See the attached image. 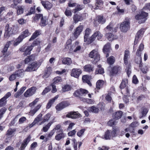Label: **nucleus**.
I'll return each mask as SVG.
<instances>
[{
  "mask_svg": "<svg viewBox=\"0 0 150 150\" xmlns=\"http://www.w3.org/2000/svg\"><path fill=\"white\" fill-rule=\"evenodd\" d=\"M52 71L51 67H47L45 70V73L46 75H49Z\"/></svg>",
  "mask_w": 150,
  "mask_h": 150,
  "instance_id": "nucleus-57",
  "label": "nucleus"
},
{
  "mask_svg": "<svg viewBox=\"0 0 150 150\" xmlns=\"http://www.w3.org/2000/svg\"><path fill=\"white\" fill-rule=\"evenodd\" d=\"M110 49V44L109 43L106 44L104 47L103 49V52L104 53L108 52Z\"/></svg>",
  "mask_w": 150,
  "mask_h": 150,
  "instance_id": "nucleus-38",
  "label": "nucleus"
},
{
  "mask_svg": "<svg viewBox=\"0 0 150 150\" xmlns=\"http://www.w3.org/2000/svg\"><path fill=\"white\" fill-rule=\"evenodd\" d=\"M33 48V46L30 45L28 46L26 48V49L25 52L24 53V55H27L30 54V52Z\"/></svg>",
  "mask_w": 150,
  "mask_h": 150,
  "instance_id": "nucleus-43",
  "label": "nucleus"
},
{
  "mask_svg": "<svg viewBox=\"0 0 150 150\" xmlns=\"http://www.w3.org/2000/svg\"><path fill=\"white\" fill-rule=\"evenodd\" d=\"M91 79V77L87 75H84L82 78L83 82L87 83L90 86L91 85V84L90 81Z\"/></svg>",
  "mask_w": 150,
  "mask_h": 150,
  "instance_id": "nucleus-23",
  "label": "nucleus"
},
{
  "mask_svg": "<svg viewBox=\"0 0 150 150\" xmlns=\"http://www.w3.org/2000/svg\"><path fill=\"white\" fill-rule=\"evenodd\" d=\"M51 116V115L49 113H47L44 115L42 118V121L40 125L43 124L45 122H48L50 120Z\"/></svg>",
  "mask_w": 150,
  "mask_h": 150,
  "instance_id": "nucleus-28",
  "label": "nucleus"
},
{
  "mask_svg": "<svg viewBox=\"0 0 150 150\" xmlns=\"http://www.w3.org/2000/svg\"><path fill=\"white\" fill-rule=\"evenodd\" d=\"M127 83V80L125 79L122 81L120 86L121 89H123L126 86Z\"/></svg>",
  "mask_w": 150,
  "mask_h": 150,
  "instance_id": "nucleus-45",
  "label": "nucleus"
},
{
  "mask_svg": "<svg viewBox=\"0 0 150 150\" xmlns=\"http://www.w3.org/2000/svg\"><path fill=\"white\" fill-rule=\"evenodd\" d=\"M24 7L23 6H18L17 8V14H21L23 13Z\"/></svg>",
  "mask_w": 150,
  "mask_h": 150,
  "instance_id": "nucleus-36",
  "label": "nucleus"
},
{
  "mask_svg": "<svg viewBox=\"0 0 150 150\" xmlns=\"http://www.w3.org/2000/svg\"><path fill=\"white\" fill-rule=\"evenodd\" d=\"M81 73V70L80 69H72L71 73V76H73L75 78H78Z\"/></svg>",
  "mask_w": 150,
  "mask_h": 150,
  "instance_id": "nucleus-14",
  "label": "nucleus"
},
{
  "mask_svg": "<svg viewBox=\"0 0 150 150\" xmlns=\"http://www.w3.org/2000/svg\"><path fill=\"white\" fill-rule=\"evenodd\" d=\"M129 52L128 50H125L124 57L125 64L127 65L128 63V59L129 56Z\"/></svg>",
  "mask_w": 150,
  "mask_h": 150,
  "instance_id": "nucleus-30",
  "label": "nucleus"
},
{
  "mask_svg": "<svg viewBox=\"0 0 150 150\" xmlns=\"http://www.w3.org/2000/svg\"><path fill=\"white\" fill-rule=\"evenodd\" d=\"M120 67H114L110 72V74L112 76H113L114 74H116L117 73L118 71L120 70Z\"/></svg>",
  "mask_w": 150,
  "mask_h": 150,
  "instance_id": "nucleus-29",
  "label": "nucleus"
},
{
  "mask_svg": "<svg viewBox=\"0 0 150 150\" xmlns=\"http://www.w3.org/2000/svg\"><path fill=\"white\" fill-rule=\"evenodd\" d=\"M104 73V71L103 68L96 69L95 71L96 74H102Z\"/></svg>",
  "mask_w": 150,
  "mask_h": 150,
  "instance_id": "nucleus-56",
  "label": "nucleus"
},
{
  "mask_svg": "<svg viewBox=\"0 0 150 150\" xmlns=\"http://www.w3.org/2000/svg\"><path fill=\"white\" fill-rule=\"evenodd\" d=\"M41 106V105L39 104L35 107H33V106L31 107V109L30 112V114L32 115H34Z\"/></svg>",
  "mask_w": 150,
  "mask_h": 150,
  "instance_id": "nucleus-20",
  "label": "nucleus"
},
{
  "mask_svg": "<svg viewBox=\"0 0 150 150\" xmlns=\"http://www.w3.org/2000/svg\"><path fill=\"white\" fill-rule=\"evenodd\" d=\"M115 61V57L111 56L108 58L107 59V62L110 65H112L113 64Z\"/></svg>",
  "mask_w": 150,
  "mask_h": 150,
  "instance_id": "nucleus-41",
  "label": "nucleus"
},
{
  "mask_svg": "<svg viewBox=\"0 0 150 150\" xmlns=\"http://www.w3.org/2000/svg\"><path fill=\"white\" fill-rule=\"evenodd\" d=\"M47 24V21L46 17H43V16L41 19L40 25L41 26H45Z\"/></svg>",
  "mask_w": 150,
  "mask_h": 150,
  "instance_id": "nucleus-31",
  "label": "nucleus"
},
{
  "mask_svg": "<svg viewBox=\"0 0 150 150\" xmlns=\"http://www.w3.org/2000/svg\"><path fill=\"white\" fill-rule=\"evenodd\" d=\"M106 36L108 40L110 41H112L117 38V36L113 35L110 33H106Z\"/></svg>",
  "mask_w": 150,
  "mask_h": 150,
  "instance_id": "nucleus-27",
  "label": "nucleus"
},
{
  "mask_svg": "<svg viewBox=\"0 0 150 150\" xmlns=\"http://www.w3.org/2000/svg\"><path fill=\"white\" fill-rule=\"evenodd\" d=\"M31 137L30 135L26 139L23 141V142L22 144L20 149L21 150H23L27 146L30 140Z\"/></svg>",
  "mask_w": 150,
  "mask_h": 150,
  "instance_id": "nucleus-17",
  "label": "nucleus"
},
{
  "mask_svg": "<svg viewBox=\"0 0 150 150\" xmlns=\"http://www.w3.org/2000/svg\"><path fill=\"white\" fill-rule=\"evenodd\" d=\"M41 4L44 8L47 9H50L52 6V4L48 1H42Z\"/></svg>",
  "mask_w": 150,
  "mask_h": 150,
  "instance_id": "nucleus-21",
  "label": "nucleus"
},
{
  "mask_svg": "<svg viewBox=\"0 0 150 150\" xmlns=\"http://www.w3.org/2000/svg\"><path fill=\"white\" fill-rule=\"evenodd\" d=\"M59 96L58 95H56L54 98L50 100L47 105L46 106L47 108L49 109L51 106L52 105L54 102L55 100L58 98Z\"/></svg>",
  "mask_w": 150,
  "mask_h": 150,
  "instance_id": "nucleus-24",
  "label": "nucleus"
},
{
  "mask_svg": "<svg viewBox=\"0 0 150 150\" xmlns=\"http://www.w3.org/2000/svg\"><path fill=\"white\" fill-rule=\"evenodd\" d=\"M148 112V110L146 108H144L142 112V115L139 116L140 118H141L143 117L146 116Z\"/></svg>",
  "mask_w": 150,
  "mask_h": 150,
  "instance_id": "nucleus-58",
  "label": "nucleus"
},
{
  "mask_svg": "<svg viewBox=\"0 0 150 150\" xmlns=\"http://www.w3.org/2000/svg\"><path fill=\"white\" fill-rule=\"evenodd\" d=\"M71 89L70 86L69 85H66L63 88V91L64 92L70 90Z\"/></svg>",
  "mask_w": 150,
  "mask_h": 150,
  "instance_id": "nucleus-63",
  "label": "nucleus"
},
{
  "mask_svg": "<svg viewBox=\"0 0 150 150\" xmlns=\"http://www.w3.org/2000/svg\"><path fill=\"white\" fill-rule=\"evenodd\" d=\"M144 48V45L142 43L141 44L136 53V55L138 57H139V61H136V63L137 64L140 63L142 62V58L141 57V52L143 50Z\"/></svg>",
  "mask_w": 150,
  "mask_h": 150,
  "instance_id": "nucleus-10",
  "label": "nucleus"
},
{
  "mask_svg": "<svg viewBox=\"0 0 150 150\" xmlns=\"http://www.w3.org/2000/svg\"><path fill=\"white\" fill-rule=\"evenodd\" d=\"M62 62L63 64L67 65H70L72 62L71 59L69 57L64 58L62 59Z\"/></svg>",
  "mask_w": 150,
  "mask_h": 150,
  "instance_id": "nucleus-34",
  "label": "nucleus"
},
{
  "mask_svg": "<svg viewBox=\"0 0 150 150\" xmlns=\"http://www.w3.org/2000/svg\"><path fill=\"white\" fill-rule=\"evenodd\" d=\"M39 98H36L34 101L29 104V106L32 107L35 105L38 101Z\"/></svg>",
  "mask_w": 150,
  "mask_h": 150,
  "instance_id": "nucleus-62",
  "label": "nucleus"
},
{
  "mask_svg": "<svg viewBox=\"0 0 150 150\" xmlns=\"http://www.w3.org/2000/svg\"><path fill=\"white\" fill-rule=\"evenodd\" d=\"M144 33V29H141L137 33L135 39L134 45H136L138 42L139 39L143 35Z\"/></svg>",
  "mask_w": 150,
  "mask_h": 150,
  "instance_id": "nucleus-15",
  "label": "nucleus"
},
{
  "mask_svg": "<svg viewBox=\"0 0 150 150\" xmlns=\"http://www.w3.org/2000/svg\"><path fill=\"white\" fill-rule=\"evenodd\" d=\"M42 114H39L38 115L37 117L35 119L34 122L31 124V127L33 126L35 124L38 123L40 121L42 120Z\"/></svg>",
  "mask_w": 150,
  "mask_h": 150,
  "instance_id": "nucleus-26",
  "label": "nucleus"
},
{
  "mask_svg": "<svg viewBox=\"0 0 150 150\" xmlns=\"http://www.w3.org/2000/svg\"><path fill=\"white\" fill-rule=\"evenodd\" d=\"M106 28L108 30V31L116 32L117 30V28H113V26L111 23L108 25Z\"/></svg>",
  "mask_w": 150,
  "mask_h": 150,
  "instance_id": "nucleus-37",
  "label": "nucleus"
},
{
  "mask_svg": "<svg viewBox=\"0 0 150 150\" xmlns=\"http://www.w3.org/2000/svg\"><path fill=\"white\" fill-rule=\"evenodd\" d=\"M86 130L84 129H83L78 131L77 133V135L79 137H81L84 134V132Z\"/></svg>",
  "mask_w": 150,
  "mask_h": 150,
  "instance_id": "nucleus-50",
  "label": "nucleus"
},
{
  "mask_svg": "<svg viewBox=\"0 0 150 150\" xmlns=\"http://www.w3.org/2000/svg\"><path fill=\"white\" fill-rule=\"evenodd\" d=\"M69 103L67 102H62L58 104L56 106V109L59 111L69 105Z\"/></svg>",
  "mask_w": 150,
  "mask_h": 150,
  "instance_id": "nucleus-13",
  "label": "nucleus"
},
{
  "mask_svg": "<svg viewBox=\"0 0 150 150\" xmlns=\"http://www.w3.org/2000/svg\"><path fill=\"white\" fill-rule=\"evenodd\" d=\"M148 16V13L142 11L141 13L137 15L135 17V19L138 20V23H144L146 20V17Z\"/></svg>",
  "mask_w": 150,
  "mask_h": 150,
  "instance_id": "nucleus-4",
  "label": "nucleus"
},
{
  "mask_svg": "<svg viewBox=\"0 0 150 150\" xmlns=\"http://www.w3.org/2000/svg\"><path fill=\"white\" fill-rule=\"evenodd\" d=\"M91 32V30L89 28H87L85 31L84 36V41L88 44L92 42L94 40L96 37H97L98 39L99 40L101 39L103 36L100 32L98 31L95 33L91 37L88 38Z\"/></svg>",
  "mask_w": 150,
  "mask_h": 150,
  "instance_id": "nucleus-1",
  "label": "nucleus"
},
{
  "mask_svg": "<svg viewBox=\"0 0 150 150\" xmlns=\"http://www.w3.org/2000/svg\"><path fill=\"white\" fill-rule=\"evenodd\" d=\"M130 22L127 18L125 19L124 21L122 23L120 26V28L121 31L123 32H126L129 28Z\"/></svg>",
  "mask_w": 150,
  "mask_h": 150,
  "instance_id": "nucleus-5",
  "label": "nucleus"
},
{
  "mask_svg": "<svg viewBox=\"0 0 150 150\" xmlns=\"http://www.w3.org/2000/svg\"><path fill=\"white\" fill-rule=\"evenodd\" d=\"M104 84V82L102 80H98L96 83V87L97 88L100 89L102 88Z\"/></svg>",
  "mask_w": 150,
  "mask_h": 150,
  "instance_id": "nucleus-42",
  "label": "nucleus"
},
{
  "mask_svg": "<svg viewBox=\"0 0 150 150\" xmlns=\"http://www.w3.org/2000/svg\"><path fill=\"white\" fill-rule=\"evenodd\" d=\"M30 65L31 66L32 69L33 71H35L37 68L38 65L37 63L35 62H33L31 63Z\"/></svg>",
  "mask_w": 150,
  "mask_h": 150,
  "instance_id": "nucleus-52",
  "label": "nucleus"
},
{
  "mask_svg": "<svg viewBox=\"0 0 150 150\" xmlns=\"http://www.w3.org/2000/svg\"><path fill=\"white\" fill-rule=\"evenodd\" d=\"M89 56L94 60L95 62H97L100 60L99 55L98 51L96 50H93L89 54Z\"/></svg>",
  "mask_w": 150,
  "mask_h": 150,
  "instance_id": "nucleus-7",
  "label": "nucleus"
},
{
  "mask_svg": "<svg viewBox=\"0 0 150 150\" xmlns=\"http://www.w3.org/2000/svg\"><path fill=\"white\" fill-rule=\"evenodd\" d=\"M25 71L23 69H19L16 71L15 72L17 78H22L24 75Z\"/></svg>",
  "mask_w": 150,
  "mask_h": 150,
  "instance_id": "nucleus-22",
  "label": "nucleus"
},
{
  "mask_svg": "<svg viewBox=\"0 0 150 150\" xmlns=\"http://www.w3.org/2000/svg\"><path fill=\"white\" fill-rule=\"evenodd\" d=\"M88 110L89 112H91L95 113H98L99 111V109L94 106L89 108Z\"/></svg>",
  "mask_w": 150,
  "mask_h": 150,
  "instance_id": "nucleus-33",
  "label": "nucleus"
},
{
  "mask_svg": "<svg viewBox=\"0 0 150 150\" xmlns=\"http://www.w3.org/2000/svg\"><path fill=\"white\" fill-rule=\"evenodd\" d=\"M83 29V26L82 25H80L76 28L74 33V35L75 38H77L80 35Z\"/></svg>",
  "mask_w": 150,
  "mask_h": 150,
  "instance_id": "nucleus-16",
  "label": "nucleus"
},
{
  "mask_svg": "<svg viewBox=\"0 0 150 150\" xmlns=\"http://www.w3.org/2000/svg\"><path fill=\"white\" fill-rule=\"evenodd\" d=\"M52 123V122L48 123L47 125L43 127L42 130L44 132H47L48 131Z\"/></svg>",
  "mask_w": 150,
  "mask_h": 150,
  "instance_id": "nucleus-40",
  "label": "nucleus"
},
{
  "mask_svg": "<svg viewBox=\"0 0 150 150\" xmlns=\"http://www.w3.org/2000/svg\"><path fill=\"white\" fill-rule=\"evenodd\" d=\"M97 18L98 20V23L103 24L105 21V20L103 19V17L101 16H98Z\"/></svg>",
  "mask_w": 150,
  "mask_h": 150,
  "instance_id": "nucleus-48",
  "label": "nucleus"
},
{
  "mask_svg": "<svg viewBox=\"0 0 150 150\" xmlns=\"http://www.w3.org/2000/svg\"><path fill=\"white\" fill-rule=\"evenodd\" d=\"M143 9L145 11L148 10L150 11V3L146 4L145 6L143 7Z\"/></svg>",
  "mask_w": 150,
  "mask_h": 150,
  "instance_id": "nucleus-64",
  "label": "nucleus"
},
{
  "mask_svg": "<svg viewBox=\"0 0 150 150\" xmlns=\"http://www.w3.org/2000/svg\"><path fill=\"white\" fill-rule=\"evenodd\" d=\"M6 103V101L4 99V98H2L0 99V107L5 106Z\"/></svg>",
  "mask_w": 150,
  "mask_h": 150,
  "instance_id": "nucleus-54",
  "label": "nucleus"
},
{
  "mask_svg": "<svg viewBox=\"0 0 150 150\" xmlns=\"http://www.w3.org/2000/svg\"><path fill=\"white\" fill-rule=\"evenodd\" d=\"M41 34V32L40 30H37L32 35L29 40L30 41L34 40L37 38L39 35Z\"/></svg>",
  "mask_w": 150,
  "mask_h": 150,
  "instance_id": "nucleus-32",
  "label": "nucleus"
},
{
  "mask_svg": "<svg viewBox=\"0 0 150 150\" xmlns=\"http://www.w3.org/2000/svg\"><path fill=\"white\" fill-rule=\"evenodd\" d=\"M16 78H17L15 73L11 74L9 78V80L10 81H14Z\"/></svg>",
  "mask_w": 150,
  "mask_h": 150,
  "instance_id": "nucleus-61",
  "label": "nucleus"
},
{
  "mask_svg": "<svg viewBox=\"0 0 150 150\" xmlns=\"http://www.w3.org/2000/svg\"><path fill=\"white\" fill-rule=\"evenodd\" d=\"M33 57L32 55L28 57L27 58H26L24 60L25 64H27L30 61L33 60Z\"/></svg>",
  "mask_w": 150,
  "mask_h": 150,
  "instance_id": "nucleus-53",
  "label": "nucleus"
},
{
  "mask_svg": "<svg viewBox=\"0 0 150 150\" xmlns=\"http://www.w3.org/2000/svg\"><path fill=\"white\" fill-rule=\"evenodd\" d=\"M30 34L28 30H25L22 32L21 35L18 38L15 40V42L14 43L15 45H18L24 38L29 36Z\"/></svg>",
  "mask_w": 150,
  "mask_h": 150,
  "instance_id": "nucleus-3",
  "label": "nucleus"
},
{
  "mask_svg": "<svg viewBox=\"0 0 150 150\" xmlns=\"http://www.w3.org/2000/svg\"><path fill=\"white\" fill-rule=\"evenodd\" d=\"M42 14H36L34 17L33 19L35 21H37L39 19H41L42 16Z\"/></svg>",
  "mask_w": 150,
  "mask_h": 150,
  "instance_id": "nucleus-59",
  "label": "nucleus"
},
{
  "mask_svg": "<svg viewBox=\"0 0 150 150\" xmlns=\"http://www.w3.org/2000/svg\"><path fill=\"white\" fill-rule=\"evenodd\" d=\"M16 27L13 25L7 24L5 27L4 37L5 38H8L16 31Z\"/></svg>",
  "mask_w": 150,
  "mask_h": 150,
  "instance_id": "nucleus-2",
  "label": "nucleus"
},
{
  "mask_svg": "<svg viewBox=\"0 0 150 150\" xmlns=\"http://www.w3.org/2000/svg\"><path fill=\"white\" fill-rule=\"evenodd\" d=\"M51 90V88L49 86H48L47 87H46L42 92V95H44L45 94H46L47 93L50 91Z\"/></svg>",
  "mask_w": 150,
  "mask_h": 150,
  "instance_id": "nucleus-51",
  "label": "nucleus"
},
{
  "mask_svg": "<svg viewBox=\"0 0 150 150\" xmlns=\"http://www.w3.org/2000/svg\"><path fill=\"white\" fill-rule=\"evenodd\" d=\"M71 41L70 40H67L65 45V49L67 50L69 49L71 51H72L73 50L74 46L71 45Z\"/></svg>",
  "mask_w": 150,
  "mask_h": 150,
  "instance_id": "nucleus-25",
  "label": "nucleus"
},
{
  "mask_svg": "<svg viewBox=\"0 0 150 150\" xmlns=\"http://www.w3.org/2000/svg\"><path fill=\"white\" fill-rule=\"evenodd\" d=\"M36 90L37 88L35 87H32L25 92L24 96L25 97H30L35 93Z\"/></svg>",
  "mask_w": 150,
  "mask_h": 150,
  "instance_id": "nucleus-9",
  "label": "nucleus"
},
{
  "mask_svg": "<svg viewBox=\"0 0 150 150\" xmlns=\"http://www.w3.org/2000/svg\"><path fill=\"white\" fill-rule=\"evenodd\" d=\"M76 8L73 10L72 12L74 13H76L77 12L81 10L83 8V6L82 5L77 4L76 5Z\"/></svg>",
  "mask_w": 150,
  "mask_h": 150,
  "instance_id": "nucleus-44",
  "label": "nucleus"
},
{
  "mask_svg": "<svg viewBox=\"0 0 150 150\" xmlns=\"http://www.w3.org/2000/svg\"><path fill=\"white\" fill-rule=\"evenodd\" d=\"M122 112L120 111L116 112L115 114H113V116L114 119L118 120L121 118L122 116Z\"/></svg>",
  "mask_w": 150,
  "mask_h": 150,
  "instance_id": "nucleus-35",
  "label": "nucleus"
},
{
  "mask_svg": "<svg viewBox=\"0 0 150 150\" xmlns=\"http://www.w3.org/2000/svg\"><path fill=\"white\" fill-rule=\"evenodd\" d=\"M62 80V79L59 76L56 77L54 78L52 83L55 84L61 81Z\"/></svg>",
  "mask_w": 150,
  "mask_h": 150,
  "instance_id": "nucleus-49",
  "label": "nucleus"
},
{
  "mask_svg": "<svg viewBox=\"0 0 150 150\" xmlns=\"http://www.w3.org/2000/svg\"><path fill=\"white\" fill-rule=\"evenodd\" d=\"M88 91L86 89L81 88L76 91L74 93V95L76 97H80L81 96H84L88 93Z\"/></svg>",
  "mask_w": 150,
  "mask_h": 150,
  "instance_id": "nucleus-8",
  "label": "nucleus"
},
{
  "mask_svg": "<svg viewBox=\"0 0 150 150\" xmlns=\"http://www.w3.org/2000/svg\"><path fill=\"white\" fill-rule=\"evenodd\" d=\"M37 145V143L36 142H34L30 145L29 150H34V149Z\"/></svg>",
  "mask_w": 150,
  "mask_h": 150,
  "instance_id": "nucleus-60",
  "label": "nucleus"
},
{
  "mask_svg": "<svg viewBox=\"0 0 150 150\" xmlns=\"http://www.w3.org/2000/svg\"><path fill=\"white\" fill-rule=\"evenodd\" d=\"M105 104L103 102L100 103L97 105L98 108L101 110H103L105 109Z\"/></svg>",
  "mask_w": 150,
  "mask_h": 150,
  "instance_id": "nucleus-47",
  "label": "nucleus"
},
{
  "mask_svg": "<svg viewBox=\"0 0 150 150\" xmlns=\"http://www.w3.org/2000/svg\"><path fill=\"white\" fill-rule=\"evenodd\" d=\"M56 133L57 134L55 136V139L59 141L65 136L63 131H60V132H56Z\"/></svg>",
  "mask_w": 150,
  "mask_h": 150,
  "instance_id": "nucleus-19",
  "label": "nucleus"
},
{
  "mask_svg": "<svg viewBox=\"0 0 150 150\" xmlns=\"http://www.w3.org/2000/svg\"><path fill=\"white\" fill-rule=\"evenodd\" d=\"M139 64V68L141 70L142 72L144 74H146L147 72V68L146 66H145L144 68H142V63H140L138 64Z\"/></svg>",
  "mask_w": 150,
  "mask_h": 150,
  "instance_id": "nucleus-46",
  "label": "nucleus"
},
{
  "mask_svg": "<svg viewBox=\"0 0 150 150\" xmlns=\"http://www.w3.org/2000/svg\"><path fill=\"white\" fill-rule=\"evenodd\" d=\"M85 14L84 13L74 14L73 16L74 22L76 23L79 21L82 20L85 17Z\"/></svg>",
  "mask_w": 150,
  "mask_h": 150,
  "instance_id": "nucleus-11",
  "label": "nucleus"
},
{
  "mask_svg": "<svg viewBox=\"0 0 150 150\" xmlns=\"http://www.w3.org/2000/svg\"><path fill=\"white\" fill-rule=\"evenodd\" d=\"M116 132L115 130H107L105 132V134L102 137V138L106 140H110L113 137L117 136Z\"/></svg>",
  "mask_w": 150,
  "mask_h": 150,
  "instance_id": "nucleus-6",
  "label": "nucleus"
},
{
  "mask_svg": "<svg viewBox=\"0 0 150 150\" xmlns=\"http://www.w3.org/2000/svg\"><path fill=\"white\" fill-rule=\"evenodd\" d=\"M84 68V71L86 72H91L93 71V67L90 64L85 65Z\"/></svg>",
  "mask_w": 150,
  "mask_h": 150,
  "instance_id": "nucleus-39",
  "label": "nucleus"
},
{
  "mask_svg": "<svg viewBox=\"0 0 150 150\" xmlns=\"http://www.w3.org/2000/svg\"><path fill=\"white\" fill-rule=\"evenodd\" d=\"M15 42V41L14 40H12L11 41L7 42L6 44L4 47V48L3 52L5 53L7 52L8 49L11 45H13L14 46H16L17 45H15L14 43Z\"/></svg>",
  "mask_w": 150,
  "mask_h": 150,
  "instance_id": "nucleus-18",
  "label": "nucleus"
},
{
  "mask_svg": "<svg viewBox=\"0 0 150 150\" xmlns=\"http://www.w3.org/2000/svg\"><path fill=\"white\" fill-rule=\"evenodd\" d=\"M81 115L78 112H71L67 114L66 117H67L72 119L80 117Z\"/></svg>",
  "mask_w": 150,
  "mask_h": 150,
  "instance_id": "nucleus-12",
  "label": "nucleus"
},
{
  "mask_svg": "<svg viewBox=\"0 0 150 150\" xmlns=\"http://www.w3.org/2000/svg\"><path fill=\"white\" fill-rule=\"evenodd\" d=\"M56 130H57V132H60V131H63L62 129L61 128V126L60 124L56 125L53 130L54 131Z\"/></svg>",
  "mask_w": 150,
  "mask_h": 150,
  "instance_id": "nucleus-55",
  "label": "nucleus"
}]
</instances>
